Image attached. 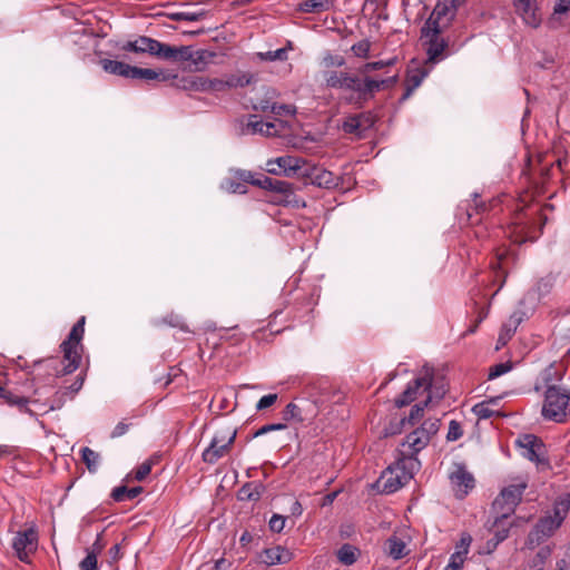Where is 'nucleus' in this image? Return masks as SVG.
Listing matches in <instances>:
<instances>
[{
    "label": "nucleus",
    "mask_w": 570,
    "mask_h": 570,
    "mask_svg": "<svg viewBox=\"0 0 570 570\" xmlns=\"http://www.w3.org/2000/svg\"><path fill=\"white\" fill-rule=\"evenodd\" d=\"M277 400V394H267V395H264L262 396L257 404H256V410L257 411H263V410H266L268 407H271Z\"/></svg>",
    "instance_id": "603ef678"
},
{
    "label": "nucleus",
    "mask_w": 570,
    "mask_h": 570,
    "mask_svg": "<svg viewBox=\"0 0 570 570\" xmlns=\"http://www.w3.org/2000/svg\"><path fill=\"white\" fill-rule=\"evenodd\" d=\"M465 559L466 557L461 556L460 552H453L446 566H449L451 570H461L463 568Z\"/></svg>",
    "instance_id": "49530a36"
},
{
    "label": "nucleus",
    "mask_w": 570,
    "mask_h": 570,
    "mask_svg": "<svg viewBox=\"0 0 570 570\" xmlns=\"http://www.w3.org/2000/svg\"><path fill=\"white\" fill-rule=\"evenodd\" d=\"M390 63H391V61H387V62H384V61L367 62V63H365L362 67L361 72L367 73V72L373 71V70L382 69L384 66L390 65Z\"/></svg>",
    "instance_id": "0e129e2a"
},
{
    "label": "nucleus",
    "mask_w": 570,
    "mask_h": 570,
    "mask_svg": "<svg viewBox=\"0 0 570 570\" xmlns=\"http://www.w3.org/2000/svg\"><path fill=\"white\" fill-rule=\"evenodd\" d=\"M245 132L247 134H261L264 136H273L276 134L275 125L271 121H263L258 119L256 115H252L248 117V121L245 127Z\"/></svg>",
    "instance_id": "5701e85b"
},
{
    "label": "nucleus",
    "mask_w": 570,
    "mask_h": 570,
    "mask_svg": "<svg viewBox=\"0 0 570 570\" xmlns=\"http://www.w3.org/2000/svg\"><path fill=\"white\" fill-rule=\"evenodd\" d=\"M332 7L331 0H304L298 4V9L306 13H321Z\"/></svg>",
    "instance_id": "bb28decb"
},
{
    "label": "nucleus",
    "mask_w": 570,
    "mask_h": 570,
    "mask_svg": "<svg viewBox=\"0 0 570 570\" xmlns=\"http://www.w3.org/2000/svg\"><path fill=\"white\" fill-rule=\"evenodd\" d=\"M561 524L551 519V517L542 518L535 528L529 534V543L539 544L541 540L550 537Z\"/></svg>",
    "instance_id": "a211bd4d"
},
{
    "label": "nucleus",
    "mask_w": 570,
    "mask_h": 570,
    "mask_svg": "<svg viewBox=\"0 0 570 570\" xmlns=\"http://www.w3.org/2000/svg\"><path fill=\"white\" fill-rule=\"evenodd\" d=\"M410 539L402 538L397 534H392L384 543V552L393 560L405 558L409 553Z\"/></svg>",
    "instance_id": "f3484780"
},
{
    "label": "nucleus",
    "mask_w": 570,
    "mask_h": 570,
    "mask_svg": "<svg viewBox=\"0 0 570 570\" xmlns=\"http://www.w3.org/2000/svg\"><path fill=\"white\" fill-rule=\"evenodd\" d=\"M235 178L245 185L246 183L254 185L257 177L252 171L238 169L235 171Z\"/></svg>",
    "instance_id": "13d9d810"
},
{
    "label": "nucleus",
    "mask_w": 570,
    "mask_h": 570,
    "mask_svg": "<svg viewBox=\"0 0 570 570\" xmlns=\"http://www.w3.org/2000/svg\"><path fill=\"white\" fill-rule=\"evenodd\" d=\"M292 559L293 553L282 546L265 549L262 553V560L267 566L287 563Z\"/></svg>",
    "instance_id": "aec40b11"
},
{
    "label": "nucleus",
    "mask_w": 570,
    "mask_h": 570,
    "mask_svg": "<svg viewBox=\"0 0 570 570\" xmlns=\"http://www.w3.org/2000/svg\"><path fill=\"white\" fill-rule=\"evenodd\" d=\"M422 392L426 393L424 405H428L433 400H440L444 396L445 390L443 386H438L433 382V368L424 366L420 374L409 383L400 397L395 399L397 407L405 406L416 399V395Z\"/></svg>",
    "instance_id": "f03ea898"
},
{
    "label": "nucleus",
    "mask_w": 570,
    "mask_h": 570,
    "mask_svg": "<svg viewBox=\"0 0 570 570\" xmlns=\"http://www.w3.org/2000/svg\"><path fill=\"white\" fill-rule=\"evenodd\" d=\"M285 419H295L298 421L303 420L301 409L295 403H288L284 411Z\"/></svg>",
    "instance_id": "3c124183"
},
{
    "label": "nucleus",
    "mask_w": 570,
    "mask_h": 570,
    "mask_svg": "<svg viewBox=\"0 0 570 570\" xmlns=\"http://www.w3.org/2000/svg\"><path fill=\"white\" fill-rule=\"evenodd\" d=\"M273 179L274 178L267 177L265 175H259V176H257L256 180L254 181V186H257L262 189L272 191Z\"/></svg>",
    "instance_id": "bf43d9fd"
},
{
    "label": "nucleus",
    "mask_w": 570,
    "mask_h": 570,
    "mask_svg": "<svg viewBox=\"0 0 570 570\" xmlns=\"http://www.w3.org/2000/svg\"><path fill=\"white\" fill-rule=\"evenodd\" d=\"M527 487L528 482L520 479L518 482L501 490L493 502V509L499 513V517L495 518L494 525H498L503 519H507L514 512Z\"/></svg>",
    "instance_id": "39448f33"
},
{
    "label": "nucleus",
    "mask_w": 570,
    "mask_h": 570,
    "mask_svg": "<svg viewBox=\"0 0 570 570\" xmlns=\"http://www.w3.org/2000/svg\"><path fill=\"white\" fill-rule=\"evenodd\" d=\"M323 63L325 67H342L345 65V59L342 56L328 53L323 58Z\"/></svg>",
    "instance_id": "4d7b16f0"
},
{
    "label": "nucleus",
    "mask_w": 570,
    "mask_h": 570,
    "mask_svg": "<svg viewBox=\"0 0 570 570\" xmlns=\"http://www.w3.org/2000/svg\"><path fill=\"white\" fill-rule=\"evenodd\" d=\"M165 43L147 36H140L135 40L127 41L122 50L136 53H149L161 58Z\"/></svg>",
    "instance_id": "4468645a"
},
{
    "label": "nucleus",
    "mask_w": 570,
    "mask_h": 570,
    "mask_svg": "<svg viewBox=\"0 0 570 570\" xmlns=\"http://www.w3.org/2000/svg\"><path fill=\"white\" fill-rule=\"evenodd\" d=\"M151 471V464L149 462H144L140 464L135 471V479L137 481H142Z\"/></svg>",
    "instance_id": "052dcab7"
},
{
    "label": "nucleus",
    "mask_w": 570,
    "mask_h": 570,
    "mask_svg": "<svg viewBox=\"0 0 570 570\" xmlns=\"http://www.w3.org/2000/svg\"><path fill=\"white\" fill-rule=\"evenodd\" d=\"M456 12L455 6L446 0H440L424 24L444 30L454 19Z\"/></svg>",
    "instance_id": "f8f14e48"
},
{
    "label": "nucleus",
    "mask_w": 570,
    "mask_h": 570,
    "mask_svg": "<svg viewBox=\"0 0 570 570\" xmlns=\"http://www.w3.org/2000/svg\"><path fill=\"white\" fill-rule=\"evenodd\" d=\"M80 570H98L97 566V557L95 553H87V556L81 560Z\"/></svg>",
    "instance_id": "8fccbe9b"
},
{
    "label": "nucleus",
    "mask_w": 570,
    "mask_h": 570,
    "mask_svg": "<svg viewBox=\"0 0 570 570\" xmlns=\"http://www.w3.org/2000/svg\"><path fill=\"white\" fill-rule=\"evenodd\" d=\"M100 65L102 69L108 73L131 79L134 66L111 59H102L100 61Z\"/></svg>",
    "instance_id": "b1692460"
},
{
    "label": "nucleus",
    "mask_w": 570,
    "mask_h": 570,
    "mask_svg": "<svg viewBox=\"0 0 570 570\" xmlns=\"http://www.w3.org/2000/svg\"><path fill=\"white\" fill-rule=\"evenodd\" d=\"M419 469L420 461L417 458H400L395 465L389 469V476L385 481L384 490L389 493L397 491L413 478L414 472Z\"/></svg>",
    "instance_id": "6e6552de"
},
{
    "label": "nucleus",
    "mask_w": 570,
    "mask_h": 570,
    "mask_svg": "<svg viewBox=\"0 0 570 570\" xmlns=\"http://www.w3.org/2000/svg\"><path fill=\"white\" fill-rule=\"evenodd\" d=\"M222 188L232 194H246L247 186L243 184L240 180L236 179H225L222 183Z\"/></svg>",
    "instance_id": "f704fd0d"
},
{
    "label": "nucleus",
    "mask_w": 570,
    "mask_h": 570,
    "mask_svg": "<svg viewBox=\"0 0 570 570\" xmlns=\"http://www.w3.org/2000/svg\"><path fill=\"white\" fill-rule=\"evenodd\" d=\"M303 176L311 177L314 185L323 188H331L336 186V178L332 171L321 167L311 166L306 163Z\"/></svg>",
    "instance_id": "dca6fc26"
},
{
    "label": "nucleus",
    "mask_w": 570,
    "mask_h": 570,
    "mask_svg": "<svg viewBox=\"0 0 570 570\" xmlns=\"http://www.w3.org/2000/svg\"><path fill=\"white\" fill-rule=\"evenodd\" d=\"M37 547L38 532L33 527L17 532L12 541L17 557L23 562H29V557L37 550Z\"/></svg>",
    "instance_id": "9d476101"
},
{
    "label": "nucleus",
    "mask_w": 570,
    "mask_h": 570,
    "mask_svg": "<svg viewBox=\"0 0 570 570\" xmlns=\"http://www.w3.org/2000/svg\"><path fill=\"white\" fill-rule=\"evenodd\" d=\"M193 47L191 46H180L175 47L165 43L161 59L174 61V62H187L193 58L191 56Z\"/></svg>",
    "instance_id": "412c9836"
},
{
    "label": "nucleus",
    "mask_w": 570,
    "mask_h": 570,
    "mask_svg": "<svg viewBox=\"0 0 570 570\" xmlns=\"http://www.w3.org/2000/svg\"><path fill=\"white\" fill-rule=\"evenodd\" d=\"M471 542H472L471 535L468 534V533H463L461 535L460 541L455 546V551L454 552H460L461 556L466 557L468 553H469V548H470Z\"/></svg>",
    "instance_id": "37998d69"
},
{
    "label": "nucleus",
    "mask_w": 570,
    "mask_h": 570,
    "mask_svg": "<svg viewBox=\"0 0 570 570\" xmlns=\"http://www.w3.org/2000/svg\"><path fill=\"white\" fill-rule=\"evenodd\" d=\"M513 4L525 24L532 28L540 26L541 17L538 12L537 0H513Z\"/></svg>",
    "instance_id": "2eb2a0df"
},
{
    "label": "nucleus",
    "mask_w": 570,
    "mask_h": 570,
    "mask_svg": "<svg viewBox=\"0 0 570 570\" xmlns=\"http://www.w3.org/2000/svg\"><path fill=\"white\" fill-rule=\"evenodd\" d=\"M129 426H130V425H129L128 423L124 422V421L119 422V423L115 426V429L112 430V432H111L110 436H111L112 439H116V438H120V436H122L124 434H126V433H127V431L129 430Z\"/></svg>",
    "instance_id": "e2e57ef3"
},
{
    "label": "nucleus",
    "mask_w": 570,
    "mask_h": 570,
    "mask_svg": "<svg viewBox=\"0 0 570 570\" xmlns=\"http://www.w3.org/2000/svg\"><path fill=\"white\" fill-rule=\"evenodd\" d=\"M0 397L4 399L8 404L10 405H17L24 412L29 413L30 415H35L33 411L29 407H27L28 403H32L35 405H40L38 400L30 401L27 397L17 396L8 391H6L3 387L0 386Z\"/></svg>",
    "instance_id": "a878e982"
},
{
    "label": "nucleus",
    "mask_w": 570,
    "mask_h": 570,
    "mask_svg": "<svg viewBox=\"0 0 570 570\" xmlns=\"http://www.w3.org/2000/svg\"><path fill=\"white\" fill-rule=\"evenodd\" d=\"M440 428L439 419H426L420 428L406 435L401 443L400 455L402 459L416 458V454L423 450L435 435Z\"/></svg>",
    "instance_id": "7ed1b4c3"
},
{
    "label": "nucleus",
    "mask_w": 570,
    "mask_h": 570,
    "mask_svg": "<svg viewBox=\"0 0 570 570\" xmlns=\"http://www.w3.org/2000/svg\"><path fill=\"white\" fill-rule=\"evenodd\" d=\"M257 57L262 61H284L287 59V49L279 48L276 50H268L266 52H258Z\"/></svg>",
    "instance_id": "72a5a7b5"
},
{
    "label": "nucleus",
    "mask_w": 570,
    "mask_h": 570,
    "mask_svg": "<svg viewBox=\"0 0 570 570\" xmlns=\"http://www.w3.org/2000/svg\"><path fill=\"white\" fill-rule=\"evenodd\" d=\"M492 403H495L494 399H492L490 401H483V402L476 403L472 407V412L480 420L489 419V417H491L494 414V410L491 409V404Z\"/></svg>",
    "instance_id": "473e14b6"
},
{
    "label": "nucleus",
    "mask_w": 570,
    "mask_h": 570,
    "mask_svg": "<svg viewBox=\"0 0 570 570\" xmlns=\"http://www.w3.org/2000/svg\"><path fill=\"white\" fill-rule=\"evenodd\" d=\"M360 127H361V116H358V115L347 117L342 124V129L347 134L357 132Z\"/></svg>",
    "instance_id": "4c0bfd02"
},
{
    "label": "nucleus",
    "mask_w": 570,
    "mask_h": 570,
    "mask_svg": "<svg viewBox=\"0 0 570 570\" xmlns=\"http://www.w3.org/2000/svg\"><path fill=\"white\" fill-rule=\"evenodd\" d=\"M554 284V277L552 275H547L546 277H542L538 283H537V292L539 293V295H544L547 293H549V291L552 288Z\"/></svg>",
    "instance_id": "79ce46f5"
},
{
    "label": "nucleus",
    "mask_w": 570,
    "mask_h": 570,
    "mask_svg": "<svg viewBox=\"0 0 570 570\" xmlns=\"http://www.w3.org/2000/svg\"><path fill=\"white\" fill-rule=\"evenodd\" d=\"M520 317L512 315L510 317L509 324H504L502 326L501 332H503L507 335V338H510L512 336L518 325L520 324Z\"/></svg>",
    "instance_id": "864d4df0"
},
{
    "label": "nucleus",
    "mask_w": 570,
    "mask_h": 570,
    "mask_svg": "<svg viewBox=\"0 0 570 570\" xmlns=\"http://www.w3.org/2000/svg\"><path fill=\"white\" fill-rule=\"evenodd\" d=\"M444 30L438 29V27H431L424 24L421 29V41L426 52L429 63H436L446 58L445 50L449 42L441 37Z\"/></svg>",
    "instance_id": "423d86ee"
},
{
    "label": "nucleus",
    "mask_w": 570,
    "mask_h": 570,
    "mask_svg": "<svg viewBox=\"0 0 570 570\" xmlns=\"http://www.w3.org/2000/svg\"><path fill=\"white\" fill-rule=\"evenodd\" d=\"M542 415L557 423L563 422L570 415V392L560 386H548L544 392Z\"/></svg>",
    "instance_id": "20e7f679"
},
{
    "label": "nucleus",
    "mask_w": 570,
    "mask_h": 570,
    "mask_svg": "<svg viewBox=\"0 0 570 570\" xmlns=\"http://www.w3.org/2000/svg\"><path fill=\"white\" fill-rule=\"evenodd\" d=\"M511 368H512V364L510 362L495 364L490 368L489 379L490 380L497 379V377L510 372Z\"/></svg>",
    "instance_id": "ea45409f"
},
{
    "label": "nucleus",
    "mask_w": 570,
    "mask_h": 570,
    "mask_svg": "<svg viewBox=\"0 0 570 570\" xmlns=\"http://www.w3.org/2000/svg\"><path fill=\"white\" fill-rule=\"evenodd\" d=\"M569 9H570V0H557L554 8H553V13L554 14H563V13L568 12Z\"/></svg>",
    "instance_id": "69168bd1"
},
{
    "label": "nucleus",
    "mask_w": 570,
    "mask_h": 570,
    "mask_svg": "<svg viewBox=\"0 0 570 570\" xmlns=\"http://www.w3.org/2000/svg\"><path fill=\"white\" fill-rule=\"evenodd\" d=\"M111 497L115 501L121 502L126 501L127 499V488L126 487H118L112 490Z\"/></svg>",
    "instance_id": "774afa93"
},
{
    "label": "nucleus",
    "mask_w": 570,
    "mask_h": 570,
    "mask_svg": "<svg viewBox=\"0 0 570 570\" xmlns=\"http://www.w3.org/2000/svg\"><path fill=\"white\" fill-rule=\"evenodd\" d=\"M271 112H273L276 116H294L296 112V108L293 105L272 104Z\"/></svg>",
    "instance_id": "58836bf2"
},
{
    "label": "nucleus",
    "mask_w": 570,
    "mask_h": 570,
    "mask_svg": "<svg viewBox=\"0 0 570 570\" xmlns=\"http://www.w3.org/2000/svg\"><path fill=\"white\" fill-rule=\"evenodd\" d=\"M517 444L521 449L523 458L528 459L535 464L544 462L543 459V444L539 438L532 434H524L517 440Z\"/></svg>",
    "instance_id": "ddd939ff"
},
{
    "label": "nucleus",
    "mask_w": 570,
    "mask_h": 570,
    "mask_svg": "<svg viewBox=\"0 0 570 570\" xmlns=\"http://www.w3.org/2000/svg\"><path fill=\"white\" fill-rule=\"evenodd\" d=\"M431 69L425 67H420L415 69H410L406 77V90L402 96V100H406L412 92L422 83V81L428 77Z\"/></svg>",
    "instance_id": "4be33fe9"
},
{
    "label": "nucleus",
    "mask_w": 570,
    "mask_h": 570,
    "mask_svg": "<svg viewBox=\"0 0 570 570\" xmlns=\"http://www.w3.org/2000/svg\"><path fill=\"white\" fill-rule=\"evenodd\" d=\"M425 406L424 402L422 404H415L410 412L407 421L413 424L421 419Z\"/></svg>",
    "instance_id": "680f3d73"
},
{
    "label": "nucleus",
    "mask_w": 570,
    "mask_h": 570,
    "mask_svg": "<svg viewBox=\"0 0 570 570\" xmlns=\"http://www.w3.org/2000/svg\"><path fill=\"white\" fill-rule=\"evenodd\" d=\"M272 191L287 196V195L292 194V185L285 180L274 178Z\"/></svg>",
    "instance_id": "c03bdc74"
},
{
    "label": "nucleus",
    "mask_w": 570,
    "mask_h": 570,
    "mask_svg": "<svg viewBox=\"0 0 570 570\" xmlns=\"http://www.w3.org/2000/svg\"><path fill=\"white\" fill-rule=\"evenodd\" d=\"M85 316H82L71 328V332L66 341L62 342L61 348L63 358L67 364L63 366V374L75 372L80 363V341L85 332Z\"/></svg>",
    "instance_id": "0eeeda50"
},
{
    "label": "nucleus",
    "mask_w": 570,
    "mask_h": 570,
    "mask_svg": "<svg viewBox=\"0 0 570 570\" xmlns=\"http://www.w3.org/2000/svg\"><path fill=\"white\" fill-rule=\"evenodd\" d=\"M551 548L550 547H543L541 548L537 556H535V559L533 560V563L532 564H529L527 568H524L523 570H535L537 567H541L543 569V563L546 562L547 559L550 558L551 556Z\"/></svg>",
    "instance_id": "e433bc0d"
},
{
    "label": "nucleus",
    "mask_w": 570,
    "mask_h": 570,
    "mask_svg": "<svg viewBox=\"0 0 570 570\" xmlns=\"http://www.w3.org/2000/svg\"><path fill=\"white\" fill-rule=\"evenodd\" d=\"M193 58L189 60L188 66L195 70H203L213 58V53L207 50H194L191 51Z\"/></svg>",
    "instance_id": "c756f323"
},
{
    "label": "nucleus",
    "mask_w": 570,
    "mask_h": 570,
    "mask_svg": "<svg viewBox=\"0 0 570 570\" xmlns=\"http://www.w3.org/2000/svg\"><path fill=\"white\" fill-rule=\"evenodd\" d=\"M255 77L253 73L249 72H242L236 75H230L226 79V86L228 88H238V87H245L248 86L254 81Z\"/></svg>",
    "instance_id": "7c9ffc66"
},
{
    "label": "nucleus",
    "mask_w": 570,
    "mask_h": 570,
    "mask_svg": "<svg viewBox=\"0 0 570 570\" xmlns=\"http://www.w3.org/2000/svg\"><path fill=\"white\" fill-rule=\"evenodd\" d=\"M324 80L328 88L352 91L357 94L358 97L365 98L372 96L380 89L387 88L395 83L396 76L376 80L368 77L361 79L360 77L342 71H326L324 72Z\"/></svg>",
    "instance_id": "f257e3e1"
},
{
    "label": "nucleus",
    "mask_w": 570,
    "mask_h": 570,
    "mask_svg": "<svg viewBox=\"0 0 570 570\" xmlns=\"http://www.w3.org/2000/svg\"><path fill=\"white\" fill-rule=\"evenodd\" d=\"M465 559L466 557L461 556L460 552H453L446 566H449L451 570H461L463 568Z\"/></svg>",
    "instance_id": "de8ad7c7"
},
{
    "label": "nucleus",
    "mask_w": 570,
    "mask_h": 570,
    "mask_svg": "<svg viewBox=\"0 0 570 570\" xmlns=\"http://www.w3.org/2000/svg\"><path fill=\"white\" fill-rule=\"evenodd\" d=\"M450 484L456 498L463 499L474 488V478L465 465L456 463L449 473Z\"/></svg>",
    "instance_id": "9b49d317"
},
{
    "label": "nucleus",
    "mask_w": 570,
    "mask_h": 570,
    "mask_svg": "<svg viewBox=\"0 0 570 570\" xmlns=\"http://www.w3.org/2000/svg\"><path fill=\"white\" fill-rule=\"evenodd\" d=\"M564 370L557 365L556 362L547 366L540 374V379L544 385L551 386L552 382L562 380Z\"/></svg>",
    "instance_id": "cd10ccee"
},
{
    "label": "nucleus",
    "mask_w": 570,
    "mask_h": 570,
    "mask_svg": "<svg viewBox=\"0 0 570 570\" xmlns=\"http://www.w3.org/2000/svg\"><path fill=\"white\" fill-rule=\"evenodd\" d=\"M236 438V431L218 432L209 445L203 452V460L207 463H216L223 458Z\"/></svg>",
    "instance_id": "1a4fd4ad"
},
{
    "label": "nucleus",
    "mask_w": 570,
    "mask_h": 570,
    "mask_svg": "<svg viewBox=\"0 0 570 570\" xmlns=\"http://www.w3.org/2000/svg\"><path fill=\"white\" fill-rule=\"evenodd\" d=\"M285 429H286V424H283V423L266 424V425H263L262 428H259L254 433V436L257 438V436L264 435L272 431H281V430H285Z\"/></svg>",
    "instance_id": "6e6d98bb"
},
{
    "label": "nucleus",
    "mask_w": 570,
    "mask_h": 570,
    "mask_svg": "<svg viewBox=\"0 0 570 570\" xmlns=\"http://www.w3.org/2000/svg\"><path fill=\"white\" fill-rule=\"evenodd\" d=\"M279 174L285 176L303 175L306 160L296 156H282L276 158Z\"/></svg>",
    "instance_id": "6ab92c4d"
},
{
    "label": "nucleus",
    "mask_w": 570,
    "mask_h": 570,
    "mask_svg": "<svg viewBox=\"0 0 570 570\" xmlns=\"http://www.w3.org/2000/svg\"><path fill=\"white\" fill-rule=\"evenodd\" d=\"M351 49L356 57L365 58L370 52L371 43L368 40L364 39L354 43Z\"/></svg>",
    "instance_id": "a19ab883"
},
{
    "label": "nucleus",
    "mask_w": 570,
    "mask_h": 570,
    "mask_svg": "<svg viewBox=\"0 0 570 570\" xmlns=\"http://www.w3.org/2000/svg\"><path fill=\"white\" fill-rule=\"evenodd\" d=\"M80 453L88 471L91 473L97 472L100 464V454L88 446L82 448Z\"/></svg>",
    "instance_id": "c85d7f7f"
},
{
    "label": "nucleus",
    "mask_w": 570,
    "mask_h": 570,
    "mask_svg": "<svg viewBox=\"0 0 570 570\" xmlns=\"http://www.w3.org/2000/svg\"><path fill=\"white\" fill-rule=\"evenodd\" d=\"M570 510V493L561 494L554 502L551 519L559 524L563 522Z\"/></svg>",
    "instance_id": "393cba45"
},
{
    "label": "nucleus",
    "mask_w": 570,
    "mask_h": 570,
    "mask_svg": "<svg viewBox=\"0 0 570 570\" xmlns=\"http://www.w3.org/2000/svg\"><path fill=\"white\" fill-rule=\"evenodd\" d=\"M286 518L281 514H273V517L269 520V529L273 532L279 533L284 527H285Z\"/></svg>",
    "instance_id": "09e8293b"
},
{
    "label": "nucleus",
    "mask_w": 570,
    "mask_h": 570,
    "mask_svg": "<svg viewBox=\"0 0 570 570\" xmlns=\"http://www.w3.org/2000/svg\"><path fill=\"white\" fill-rule=\"evenodd\" d=\"M510 237H513L514 243H524V242H533L535 239V236H533L528 227H521L518 232V235H510Z\"/></svg>",
    "instance_id": "a18cd8bd"
},
{
    "label": "nucleus",
    "mask_w": 570,
    "mask_h": 570,
    "mask_svg": "<svg viewBox=\"0 0 570 570\" xmlns=\"http://www.w3.org/2000/svg\"><path fill=\"white\" fill-rule=\"evenodd\" d=\"M357 552L358 550L355 547L351 544H344L337 551V558L343 564L351 566L356 561Z\"/></svg>",
    "instance_id": "2f4dec72"
},
{
    "label": "nucleus",
    "mask_w": 570,
    "mask_h": 570,
    "mask_svg": "<svg viewBox=\"0 0 570 570\" xmlns=\"http://www.w3.org/2000/svg\"><path fill=\"white\" fill-rule=\"evenodd\" d=\"M461 436H462L461 425L456 421H451L450 425H449L446 439L449 441H456Z\"/></svg>",
    "instance_id": "5fc2aeb1"
},
{
    "label": "nucleus",
    "mask_w": 570,
    "mask_h": 570,
    "mask_svg": "<svg viewBox=\"0 0 570 570\" xmlns=\"http://www.w3.org/2000/svg\"><path fill=\"white\" fill-rule=\"evenodd\" d=\"M161 73L156 70L134 67L131 79L156 80L159 79Z\"/></svg>",
    "instance_id": "c9c22d12"
},
{
    "label": "nucleus",
    "mask_w": 570,
    "mask_h": 570,
    "mask_svg": "<svg viewBox=\"0 0 570 570\" xmlns=\"http://www.w3.org/2000/svg\"><path fill=\"white\" fill-rule=\"evenodd\" d=\"M105 544L102 542V532L98 533L95 542L91 546V550L88 553H95L96 557L102 551Z\"/></svg>",
    "instance_id": "338daca9"
}]
</instances>
